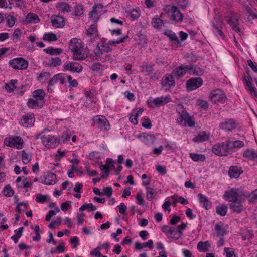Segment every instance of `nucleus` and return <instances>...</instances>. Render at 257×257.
<instances>
[{
    "label": "nucleus",
    "instance_id": "1",
    "mask_svg": "<svg viewBox=\"0 0 257 257\" xmlns=\"http://www.w3.org/2000/svg\"><path fill=\"white\" fill-rule=\"evenodd\" d=\"M69 48L73 54V58L74 60H82L87 57V54L85 52L83 43L80 39H72Z\"/></svg>",
    "mask_w": 257,
    "mask_h": 257
},
{
    "label": "nucleus",
    "instance_id": "2",
    "mask_svg": "<svg viewBox=\"0 0 257 257\" xmlns=\"http://www.w3.org/2000/svg\"><path fill=\"white\" fill-rule=\"evenodd\" d=\"M45 92L42 89L35 90L33 93V98L28 99V106L30 108H42L44 103Z\"/></svg>",
    "mask_w": 257,
    "mask_h": 257
},
{
    "label": "nucleus",
    "instance_id": "3",
    "mask_svg": "<svg viewBox=\"0 0 257 257\" xmlns=\"http://www.w3.org/2000/svg\"><path fill=\"white\" fill-rule=\"evenodd\" d=\"M161 230L166 236L170 239L174 240H178L182 238L183 232L182 231L178 230L174 227H171L168 225H164L162 227Z\"/></svg>",
    "mask_w": 257,
    "mask_h": 257
},
{
    "label": "nucleus",
    "instance_id": "4",
    "mask_svg": "<svg viewBox=\"0 0 257 257\" xmlns=\"http://www.w3.org/2000/svg\"><path fill=\"white\" fill-rule=\"evenodd\" d=\"M92 121L93 125L101 131H108L110 128L109 121L104 116H95Z\"/></svg>",
    "mask_w": 257,
    "mask_h": 257
},
{
    "label": "nucleus",
    "instance_id": "5",
    "mask_svg": "<svg viewBox=\"0 0 257 257\" xmlns=\"http://www.w3.org/2000/svg\"><path fill=\"white\" fill-rule=\"evenodd\" d=\"M40 139L43 145L47 148H54L60 143V140L55 136L43 135L41 136Z\"/></svg>",
    "mask_w": 257,
    "mask_h": 257
},
{
    "label": "nucleus",
    "instance_id": "6",
    "mask_svg": "<svg viewBox=\"0 0 257 257\" xmlns=\"http://www.w3.org/2000/svg\"><path fill=\"white\" fill-rule=\"evenodd\" d=\"M212 151L215 154L219 156H227L230 154L229 147L227 146V141L222 143H218L213 145Z\"/></svg>",
    "mask_w": 257,
    "mask_h": 257
},
{
    "label": "nucleus",
    "instance_id": "7",
    "mask_svg": "<svg viewBox=\"0 0 257 257\" xmlns=\"http://www.w3.org/2000/svg\"><path fill=\"white\" fill-rule=\"evenodd\" d=\"M4 143L8 146L21 149L23 147V140L20 136H12L6 138Z\"/></svg>",
    "mask_w": 257,
    "mask_h": 257
},
{
    "label": "nucleus",
    "instance_id": "8",
    "mask_svg": "<svg viewBox=\"0 0 257 257\" xmlns=\"http://www.w3.org/2000/svg\"><path fill=\"white\" fill-rule=\"evenodd\" d=\"M9 65L14 69L24 70L28 67V62L22 57H18L9 60Z\"/></svg>",
    "mask_w": 257,
    "mask_h": 257
},
{
    "label": "nucleus",
    "instance_id": "9",
    "mask_svg": "<svg viewBox=\"0 0 257 257\" xmlns=\"http://www.w3.org/2000/svg\"><path fill=\"white\" fill-rule=\"evenodd\" d=\"M224 199L226 201L233 202L240 201L242 200V195L238 189L233 188L229 191H226L223 195Z\"/></svg>",
    "mask_w": 257,
    "mask_h": 257
},
{
    "label": "nucleus",
    "instance_id": "10",
    "mask_svg": "<svg viewBox=\"0 0 257 257\" xmlns=\"http://www.w3.org/2000/svg\"><path fill=\"white\" fill-rule=\"evenodd\" d=\"M209 97L211 101L215 104L223 103L227 99L223 91L220 89L212 91L209 94Z\"/></svg>",
    "mask_w": 257,
    "mask_h": 257
},
{
    "label": "nucleus",
    "instance_id": "11",
    "mask_svg": "<svg viewBox=\"0 0 257 257\" xmlns=\"http://www.w3.org/2000/svg\"><path fill=\"white\" fill-rule=\"evenodd\" d=\"M65 77H66L65 73H59L52 77L49 81L47 87L48 92L52 93L53 91L52 87L58 83H60L61 84H64Z\"/></svg>",
    "mask_w": 257,
    "mask_h": 257
},
{
    "label": "nucleus",
    "instance_id": "12",
    "mask_svg": "<svg viewBox=\"0 0 257 257\" xmlns=\"http://www.w3.org/2000/svg\"><path fill=\"white\" fill-rule=\"evenodd\" d=\"M171 99L169 95L157 97L155 99L150 98L148 100V103L150 107L156 106L157 107L163 106L167 103L170 102Z\"/></svg>",
    "mask_w": 257,
    "mask_h": 257
},
{
    "label": "nucleus",
    "instance_id": "13",
    "mask_svg": "<svg viewBox=\"0 0 257 257\" xmlns=\"http://www.w3.org/2000/svg\"><path fill=\"white\" fill-rule=\"evenodd\" d=\"M167 13L170 19L176 22H182L183 20V15L179 9L175 6L170 7L167 10Z\"/></svg>",
    "mask_w": 257,
    "mask_h": 257
},
{
    "label": "nucleus",
    "instance_id": "14",
    "mask_svg": "<svg viewBox=\"0 0 257 257\" xmlns=\"http://www.w3.org/2000/svg\"><path fill=\"white\" fill-rule=\"evenodd\" d=\"M224 23L222 18L219 15L215 14L214 17V21L213 22V26L214 28V33L217 36L223 37V32L221 29L223 26Z\"/></svg>",
    "mask_w": 257,
    "mask_h": 257
},
{
    "label": "nucleus",
    "instance_id": "15",
    "mask_svg": "<svg viewBox=\"0 0 257 257\" xmlns=\"http://www.w3.org/2000/svg\"><path fill=\"white\" fill-rule=\"evenodd\" d=\"M226 20L232 28L236 32H240L238 26L239 17L235 12H230L229 15L226 17Z\"/></svg>",
    "mask_w": 257,
    "mask_h": 257
},
{
    "label": "nucleus",
    "instance_id": "16",
    "mask_svg": "<svg viewBox=\"0 0 257 257\" xmlns=\"http://www.w3.org/2000/svg\"><path fill=\"white\" fill-rule=\"evenodd\" d=\"M177 122L179 125L189 127H193L195 125V122L192 120L188 113L185 112L184 113L179 115V117L177 119Z\"/></svg>",
    "mask_w": 257,
    "mask_h": 257
},
{
    "label": "nucleus",
    "instance_id": "17",
    "mask_svg": "<svg viewBox=\"0 0 257 257\" xmlns=\"http://www.w3.org/2000/svg\"><path fill=\"white\" fill-rule=\"evenodd\" d=\"M203 84V80L200 77L192 78L186 82V87L188 90L192 91L200 87Z\"/></svg>",
    "mask_w": 257,
    "mask_h": 257
},
{
    "label": "nucleus",
    "instance_id": "18",
    "mask_svg": "<svg viewBox=\"0 0 257 257\" xmlns=\"http://www.w3.org/2000/svg\"><path fill=\"white\" fill-rule=\"evenodd\" d=\"M242 13L246 16L249 21H251L254 19H257L256 9L251 6H245L242 11Z\"/></svg>",
    "mask_w": 257,
    "mask_h": 257
},
{
    "label": "nucleus",
    "instance_id": "19",
    "mask_svg": "<svg viewBox=\"0 0 257 257\" xmlns=\"http://www.w3.org/2000/svg\"><path fill=\"white\" fill-rule=\"evenodd\" d=\"M64 68L66 70L72 72L80 73L82 70V66L77 62H67L64 65Z\"/></svg>",
    "mask_w": 257,
    "mask_h": 257
},
{
    "label": "nucleus",
    "instance_id": "20",
    "mask_svg": "<svg viewBox=\"0 0 257 257\" xmlns=\"http://www.w3.org/2000/svg\"><path fill=\"white\" fill-rule=\"evenodd\" d=\"M21 122L22 125L25 127H31L34 125L35 122V117L33 113L24 115L21 119Z\"/></svg>",
    "mask_w": 257,
    "mask_h": 257
},
{
    "label": "nucleus",
    "instance_id": "21",
    "mask_svg": "<svg viewBox=\"0 0 257 257\" xmlns=\"http://www.w3.org/2000/svg\"><path fill=\"white\" fill-rule=\"evenodd\" d=\"M173 75L171 74H166L162 80V86L166 89L174 86L175 84V81L173 79Z\"/></svg>",
    "mask_w": 257,
    "mask_h": 257
},
{
    "label": "nucleus",
    "instance_id": "22",
    "mask_svg": "<svg viewBox=\"0 0 257 257\" xmlns=\"http://www.w3.org/2000/svg\"><path fill=\"white\" fill-rule=\"evenodd\" d=\"M53 26L56 28H62L65 26V19L62 16L53 15L51 17Z\"/></svg>",
    "mask_w": 257,
    "mask_h": 257
},
{
    "label": "nucleus",
    "instance_id": "23",
    "mask_svg": "<svg viewBox=\"0 0 257 257\" xmlns=\"http://www.w3.org/2000/svg\"><path fill=\"white\" fill-rule=\"evenodd\" d=\"M244 143L240 140L234 141L232 139L227 140V146L229 147L230 153L231 154L236 148H240L243 147Z\"/></svg>",
    "mask_w": 257,
    "mask_h": 257
},
{
    "label": "nucleus",
    "instance_id": "24",
    "mask_svg": "<svg viewBox=\"0 0 257 257\" xmlns=\"http://www.w3.org/2000/svg\"><path fill=\"white\" fill-rule=\"evenodd\" d=\"M242 172L241 167L231 166L228 170V175L231 178H237Z\"/></svg>",
    "mask_w": 257,
    "mask_h": 257
},
{
    "label": "nucleus",
    "instance_id": "25",
    "mask_svg": "<svg viewBox=\"0 0 257 257\" xmlns=\"http://www.w3.org/2000/svg\"><path fill=\"white\" fill-rule=\"evenodd\" d=\"M236 127L235 121L233 119H228L222 122L220 125V127L225 131H231Z\"/></svg>",
    "mask_w": 257,
    "mask_h": 257
},
{
    "label": "nucleus",
    "instance_id": "26",
    "mask_svg": "<svg viewBox=\"0 0 257 257\" xmlns=\"http://www.w3.org/2000/svg\"><path fill=\"white\" fill-rule=\"evenodd\" d=\"M102 9V5L101 4L95 5L93 7L92 11L89 14V17L94 22H96L99 19V12L98 9L101 10Z\"/></svg>",
    "mask_w": 257,
    "mask_h": 257
},
{
    "label": "nucleus",
    "instance_id": "27",
    "mask_svg": "<svg viewBox=\"0 0 257 257\" xmlns=\"http://www.w3.org/2000/svg\"><path fill=\"white\" fill-rule=\"evenodd\" d=\"M242 200L240 201H235L231 202L230 205V209L233 212L237 213H240L243 209V207L242 204Z\"/></svg>",
    "mask_w": 257,
    "mask_h": 257
},
{
    "label": "nucleus",
    "instance_id": "28",
    "mask_svg": "<svg viewBox=\"0 0 257 257\" xmlns=\"http://www.w3.org/2000/svg\"><path fill=\"white\" fill-rule=\"evenodd\" d=\"M172 74L176 79H179L185 74V69L183 68V65L175 68L172 71Z\"/></svg>",
    "mask_w": 257,
    "mask_h": 257
},
{
    "label": "nucleus",
    "instance_id": "29",
    "mask_svg": "<svg viewBox=\"0 0 257 257\" xmlns=\"http://www.w3.org/2000/svg\"><path fill=\"white\" fill-rule=\"evenodd\" d=\"M243 157L250 160H257V153L253 149H247L243 153Z\"/></svg>",
    "mask_w": 257,
    "mask_h": 257
},
{
    "label": "nucleus",
    "instance_id": "30",
    "mask_svg": "<svg viewBox=\"0 0 257 257\" xmlns=\"http://www.w3.org/2000/svg\"><path fill=\"white\" fill-rule=\"evenodd\" d=\"M252 78L249 76H244L243 81L244 83H245L246 85L248 87L249 90L252 93L254 96H257V92L255 90V88L252 86L250 80Z\"/></svg>",
    "mask_w": 257,
    "mask_h": 257
},
{
    "label": "nucleus",
    "instance_id": "31",
    "mask_svg": "<svg viewBox=\"0 0 257 257\" xmlns=\"http://www.w3.org/2000/svg\"><path fill=\"white\" fill-rule=\"evenodd\" d=\"M56 7L59 11L63 13H68L71 11V7L68 3L65 2L58 3Z\"/></svg>",
    "mask_w": 257,
    "mask_h": 257
},
{
    "label": "nucleus",
    "instance_id": "32",
    "mask_svg": "<svg viewBox=\"0 0 257 257\" xmlns=\"http://www.w3.org/2000/svg\"><path fill=\"white\" fill-rule=\"evenodd\" d=\"M26 21L30 24H35L40 21V19L37 14L30 13L26 17Z\"/></svg>",
    "mask_w": 257,
    "mask_h": 257
},
{
    "label": "nucleus",
    "instance_id": "33",
    "mask_svg": "<svg viewBox=\"0 0 257 257\" xmlns=\"http://www.w3.org/2000/svg\"><path fill=\"white\" fill-rule=\"evenodd\" d=\"M209 139V135L206 132H200L197 136L193 139L194 142H202Z\"/></svg>",
    "mask_w": 257,
    "mask_h": 257
},
{
    "label": "nucleus",
    "instance_id": "34",
    "mask_svg": "<svg viewBox=\"0 0 257 257\" xmlns=\"http://www.w3.org/2000/svg\"><path fill=\"white\" fill-rule=\"evenodd\" d=\"M164 34L168 37L170 40L176 45L180 43L178 37L176 35L175 33L171 30H167L164 32Z\"/></svg>",
    "mask_w": 257,
    "mask_h": 257
},
{
    "label": "nucleus",
    "instance_id": "35",
    "mask_svg": "<svg viewBox=\"0 0 257 257\" xmlns=\"http://www.w3.org/2000/svg\"><path fill=\"white\" fill-rule=\"evenodd\" d=\"M17 82L18 81L17 80H11L9 83L5 84V88L8 92H13L17 88L16 84Z\"/></svg>",
    "mask_w": 257,
    "mask_h": 257
},
{
    "label": "nucleus",
    "instance_id": "36",
    "mask_svg": "<svg viewBox=\"0 0 257 257\" xmlns=\"http://www.w3.org/2000/svg\"><path fill=\"white\" fill-rule=\"evenodd\" d=\"M56 183V175L53 173H49L46 177L43 183L46 185H53Z\"/></svg>",
    "mask_w": 257,
    "mask_h": 257
},
{
    "label": "nucleus",
    "instance_id": "37",
    "mask_svg": "<svg viewBox=\"0 0 257 257\" xmlns=\"http://www.w3.org/2000/svg\"><path fill=\"white\" fill-rule=\"evenodd\" d=\"M137 38L136 39L138 42V45L144 46L147 43L148 39L144 34L139 32L137 34Z\"/></svg>",
    "mask_w": 257,
    "mask_h": 257
},
{
    "label": "nucleus",
    "instance_id": "38",
    "mask_svg": "<svg viewBox=\"0 0 257 257\" xmlns=\"http://www.w3.org/2000/svg\"><path fill=\"white\" fill-rule=\"evenodd\" d=\"M198 196L200 203L203 204L202 207L208 209L210 202L207 197L201 193L198 194Z\"/></svg>",
    "mask_w": 257,
    "mask_h": 257
},
{
    "label": "nucleus",
    "instance_id": "39",
    "mask_svg": "<svg viewBox=\"0 0 257 257\" xmlns=\"http://www.w3.org/2000/svg\"><path fill=\"white\" fill-rule=\"evenodd\" d=\"M140 137L142 138V142L146 145L151 144L154 142V137L152 135L144 134L141 135Z\"/></svg>",
    "mask_w": 257,
    "mask_h": 257
},
{
    "label": "nucleus",
    "instance_id": "40",
    "mask_svg": "<svg viewBox=\"0 0 257 257\" xmlns=\"http://www.w3.org/2000/svg\"><path fill=\"white\" fill-rule=\"evenodd\" d=\"M210 247V245L208 241L202 242L200 241L197 244V249L202 252H207L208 251L209 247Z\"/></svg>",
    "mask_w": 257,
    "mask_h": 257
},
{
    "label": "nucleus",
    "instance_id": "41",
    "mask_svg": "<svg viewBox=\"0 0 257 257\" xmlns=\"http://www.w3.org/2000/svg\"><path fill=\"white\" fill-rule=\"evenodd\" d=\"M112 49L110 46H106L105 48H96L94 50V53L96 56H99L103 53H108L111 52Z\"/></svg>",
    "mask_w": 257,
    "mask_h": 257
},
{
    "label": "nucleus",
    "instance_id": "42",
    "mask_svg": "<svg viewBox=\"0 0 257 257\" xmlns=\"http://www.w3.org/2000/svg\"><path fill=\"white\" fill-rule=\"evenodd\" d=\"M151 23L152 26L156 29H160L163 25L162 20L157 16L152 19Z\"/></svg>",
    "mask_w": 257,
    "mask_h": 257
},
{
    "label": "nucleus",
    "instance_id": "43",
    "mask_svg": "<svg viewBox=\"0 0 257 257\" xmlns=\"http://www.w3.org/2000/svg\"><path fill=\"white\" fill-rule=\"evenodd\" d=\"M227 206L225 204L216 206V212L221 216H224L226 214Z\"/></svg>",
    "mask_w": 257,
    "mask_h": 257
},
{
    "label": "nucleus",
    "instance_id": "44",
    "mask_svg": "<svg viewBox=\"0 0 257 257\" xmlns=\"http://www.w3.org/2000/svg\"><path fill=\"white\" fill-rule=\"evenodd\" d=\"M44 51L47 54H49L51 55H58L60 54L62 50L60 48H53V47H49L46 49H45Z\"/></svg>",
    "mask_w": 257,
    "mask_h": 257
},
{
    "label": "nucleus",
    "instance_id": "45",
    "mask_svg": "<svg viewBox=\"0 0 257 257\" xmlns=\"http://www.w3.org/2000/svg\"><path fill=\"white\" fill-rule=\"evenodd\" d=\"M86 209H88L89 211H94L97 209V208L92 203H85L81 206L79 210L80 212H82Z\"/></svg>",
    "mask_w": 257,
    "mask_h": 257
},
{
    "label": "nucleus",
    "instance_id": "46",
    "mask_svg": "<svg viewBox=\"0 0 257 257\" xmlns=\"http://www.w3.org/2000/svg\"><path fill=\"white\" fill-rule=\"evenodd\" d=\"M91 69L93 71L101 73L104 69V66L99 63H95L91 66Z\"/></svg>",
    "mask_w": 257,
    "mask_h": 257
},
{
    "label": "nucleus",
    "instance_id": "47",
    "mask_svg": "<svg viewBox=\"0 0 257 257\" xmlns=\"http://www.w3.org/2000/svg\"><path fill=\"white\" fill-rule=\"evenodd\" d=\"M64 84L66 83V81L69 83L70 85L69 87H76L78 86V82L76 79H72V78L71 76L67 75L65 74Z\"/></svg>",
    "mask_w": 257,
    "mask_h": 257
},
{
    "label": "nucleus",
    "instance_id": "48",
    "mask_svg": "<svg viewBox=\"0 0 257 257\" xmlns=\"http://www.w3.org/2000/svg\"><path fill=\"white\" fill-rule=\"evenodd\" d=\"M189 156L194 161H198L199 160L204 161L205 159V156L203 154L191 153H190Z\"/></svg>",
    "mask_w": 257,
    "mask_h": 257
},
{
    "label": "nucleus",
    "instance_id": "49",
    "mask_svg": "<svg viewBox=\"0 0 257 257\" xmlns=\"http://www.w3.org/2000/svg\"><path fill=\"white\" fill-rule=\"evenodd\" d=\"M43 40L48 41H55L57 40L55 34L52 33H45L43 36Z\"/></svg>",
    "mask_w": 257,
    "mask_h": 257
},
{
    "label": "nucleus",
    "instance_id": "50",
    "mask_svg": "<svg viewBox=\"0 0 257 257\" xmlns=\"http://www.w3.org/2000/svg\"><path fill=\"white\" fill-rule=\"evenodd\" d=\"M3 192L4 195L6 197L12 196L14 194V191L11 188V186L7 185L4 188Z\"/></svg>",
    "mask_w": 257,
    "mask_h": 257
},
{
    "label": "nucleus",
    "instance_id": "51",
    "mask_svg": "<svg viewBox=\"0 0 257 257\" xmlns=\"http://www.w3.org/2000/svg\"><path fill=\"white\" fill-rule=\"evenodd\" d=\"M84 12L83 7L81 4L77 5L74 8V12L73 15L75 16H80Z\"/></svg>",
    "mask_w": 257,
    "mask_h": 257
},
{
    "label": "nucleus",
    "instance_id": "52",
    "mask_svg": "<svg viewBox=\"0 0 257 257\" xmlns=\"http://www.w3.org/2000/svg\"><path fill=\"white\" fill-rule=\"evenodd\" d=\"M142 68V71L145 72L146 75L150 74L153 71V68L151 65H148L146 63L144 62L141 66Z\"/></svg>",
    "mask_w": 257,
    "mask_h": 257
},
{
    "label": "nucleus",
    "instance_id": "53",
    "mask_svg": "<svg viewBox=\"0 0 257 257\" xmlns=\"http://www.w3.org/2000/svg\"><path fill=\"white\" fill-rule=\"evenodd\" d=\"M61 64V60L59 57L52 58L49 63L50 66L56 67Z\"/></svg>",
    "mask_w": 257,
    "mask_h": 257
},
{
    "label": "nucleus",
    "instance_id": "54",
    "mask_svg": "<svg viewBox=\"0 0 257 257\" xmlns=\"http://www.w3.org/2000/svg\"><path fill=\"white\" fill-rule=\"evenodd\" d=\"M31 155L28 154L24 150L22 151V159L24 164L28 163L31 160Z\"/></svg>",
    "mask_w": 257,
    "mask_h": 257
},
{
    "label": "nucleus",
    "instance_id": "55",
    "mask_svg": "<svg viewBox=\"0 0 257 257\" xmlns=\"http://www.w3.org/2000/svg\"><path fill=\"white\" fill-rule=\"evenodd\" d=\"M48 197V195L38 194L36 196V201L39 203H43L47 201Z\"/></svg>",
    "mask_w": 257,
    "mask_h": 257
},
{
    "label": "nucleus",
    "instance_id": "56",
    "mask_svg": "<svg viewBox=\"0 0 257 257\" xmlns=\"http://www.w3.org/2000/svg\"><path fill=\"white\" fill-rule=\"evenodd\" d=\"M146 190H147V194H146L147 199L149 201L152 200L155 195V193L153 192V189L150 187H147Z\"/></svg>",
    "mask_w": 257,
    "mask_h": 257
},
{
    "label": "nucleus",
    "instance_id": "57",
    "mask_svg": "<svg viewBox=\"0 0 257 257\" xmlns=\"http://www.w3.org/2000/svg\"><path fill=\"white\" fill-rule=\"evenodd\" d=\"M197 104L200 108L202 110H206L208 107V104L207 101L199 99L197 100Z\"/></svg>",
    "mask_w": 257,
    "mask_h": 257
},
{
    "label": "nucleus",
    "instance_id": "58",
    "mask_svg": "<svg viewBox=\"0 0 257 257\" xmlns=\"http://www.w3.org/2000/svg\"><path fill=\"white\" fill-rule=\"evenodd\" d=\"M143 127L146 128H151L152 127L151 121L148 117L144 118L143 122L142 123Z\"/></svg>",
    "mask_w": 257,
    "mask_h": 257
},
{
    "label": "nucleus",
    "instance_id": "59",
    "mask_svg": "<svg viewBox=\"0 0 257 257\" xmlns=\"http://www.w3.org/2000/svg\"><path fill=\"white\" fill-rule=\"evenodd\" d=\"M85 95L87 99V101L90 102H96V97L94 94L90 91H86L85 93Z\"/></svg>",
    "mask_w": 257,
    "mask_h": 257
},
{
    "label": "nucleus",
    "instance_id": "60",
    "mask_svg": "<svg viewBox=\"0 0 257 257\" xmlns=\"http://www.w3.org/2000/svg\"><path fill=\"white\" fill-rule=\"evenodd\" d=\"M97 30L95 24L91 25L86 31L87 35L95 34L97 33Z\"/></svg>",
    "mask_w": 257,
    "mask_h": 257
},
{
    "label": "nucleus",
    "instance_id": "61",
    "mask_svg": "<svg viewBox=\"0 0 257 257\" xmlns=\"http://www.w3.org/2000/svg\"><path fill=\"white\" fill-rule=\"evenodd\" d=\"M21 35V31L19 28L16 29L13 33L12 39L14 41H17Z\"/></svg>",
    "mask_w": 257,
    "mask_h": 257
},
{
    "label": "nucleus",
    "instance_id": "62",
    "mask_svg": "<svg viewBox=\"0 0 257 257\" xmlns=\"http://www.w3.org/2000/svg\"><path fill=\"white\" fill-rule=\"evenodd\" d=\"M7 25L9 27H13L15 23V18L14 16L9 15L7 18Z\"/></svg>",
    "mask_w": 257,
    "mask_h": 257
},
{
    "label": "nucleus",
    "instance_id": "63",
    "mask_svg": "<svg viewBox=\"0 0 257 257\" xmlns=\"http://www.w3.org/2000/svg\"><path fill=\"white\" fill-rule=\"evenodd\" d=\"M50 76V73L47 72H41L38 77V79H41V80L46 81L47 80L49 77Z\"/></svg>",
    "mask_w": 257,
    "mask_h": 257
},
{
    "label": "nucleus",
    "instance_id": "64",
    "mask_svg": "<svg viewBox=\"0 0 257 257\" xmlns=\"http://www.w3.org/2000/svg\"><path fill=\"white\" fill-rule=\"evenodd\" d=\"M191 72H192V74L201 76L203 75L204 71L200 68L197 67V66H194L193 71H191Z\"/></svg>",
    "mask_w": 257,
    "mask_h": 257
}]
</instances>
